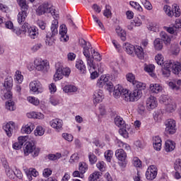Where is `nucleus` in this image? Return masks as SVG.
Returning <instances> with one entry per match:
<instances>
[{"label":"nucleus","mask_w":181,"mask_h":181,"mask_svg":"<svg viewBox=\"0 0 181 181\" xmlns=\"http://www.w3.org/2000/svg\"><path fill=\"white\" fill-rule=\"evenodd\" d=\"M45 13H51L52 16H55L54 17V20L52 22L51 33L47 34L45 39L46 45L53 46V43H54V40H56L54 36L59 33V30H57L59 28V21H57L59 14L56 13V10H54L49 3H43L36 9V14L38 16H42V15H45Z\"/></svg>","instance_id":"obj_1"},{"label":"nucleus","mask_w":181,"mask_h":181,"mask_svg":"<svg viewBox=\"0 0 181 181\" xmlns=\"http://www.w3.org/2000/svg\"><path fill=\"white\" fill-rule=\"evenodd\" d=\"M124 95H123V100L127 103H135L138 101L141 97H142V92L141 90L134 89L129 92V90H124Z\"/></svg>","instance_id":"obj_2"},{"label":"nucleus","mask_w":181,"mask_h":181,"mask_svg":"<svg viewBox=\"0 0 181 181\" xmlns=\"http://www.w3.org/2000/svg\"><path fill=\"white\" fill-rule=\"evenodd\" d=\"M22 29L25 30L27 33L28 37L30 39H37L39 36V29L36 26H30L29 23H25L22 25Z\"/></svg>","instance_id":"obj_3"},{"label":"nucleus","mask_w":181,"mask_h":181,"mask_svg":"<svg viewBox=\"0 0 181 181\" xmlns=\"http://www.w3.org/2000/svg\"><path fill=\"white\" fill-rule=\"evenodd\" d=\"M40 152V149L37 148L34 143L29 141L25 143L24 146V153L25 156H28L29 153H31V155L35 158L36 156H39Z\"/></svg>","instance_id":"obj_4"},{"label":"nucleus","mask_w":181,"mask_h":181,"mask_svg":"<svg viewBox=\"0 0 181 181\" xmlns=\"http://www.w3.org/2000/svg\"><path fill=\"white\" fill-rule=\"evenodd\" d=\"M34 66L37 71H43L44 73L49 70V62L42 59H36L34 60Z\"/></svg>","instance_id":"obj_5"},{"label":"nucleus","mask_w":181,"mask_h":181,"mask_svg":"<svg viewBox=\"0 0 181 181\" xmlns=\"http://www.w3.org/2000/svg\"><path fill=\"white\" fill-rule=\"evenodd\" d=\"M30 91L34 93V94H42L45 89L43 88V86L38 81H33L29 84Z\"/></svg>","instance_id":"obj_6"},{"label":"nucleus","mask_w":181,"mask_h":181,"mask_svg":"<svg viewBox=\"0 0 181 181\" xmlns=\"http://www.w3.org/2000/svg\"><path fill=\"white\" fill-rule=\"evenodd\" d=\"M165 132L173 135L176 132V121L173 119H168L165 122Z\"/></svg>","instance_id":"obj_7"},{"label":"nucleus","mask_w":181,"mask_h":181,"mask_svg":"<svg viewBox=\"0 0 181 181\" xmlns=\"http://www.w3.org/2000/svg\"><path fill=\"white\" fill-rule=\"evenodd\" d=\"M158 176V168L156 165H150L146 171V177L147 180H153Z\"/></svg>","instance_id":"obj_8"},{"label":"nucleus","mask_w":181,"mask_h":181,"mask_svg":"<svg viewBox=\"0 0 181 181\" xmlns=\"http://www.w3.org/2000/svg\"><path fill=\"white\" fill-rule=\"evenodd\" d=\"M146 107L148 111H152L158 107V99L155 96L151 95L146 99Z\"/></svg>","instance_id":"obj_9"},{"label":"nucleus","mask_w":181,"mask_h":181,"mask_svg":"<svg viewBox=\"0 0 181 181\" xmlns=\"http://www.w3.org/2000/svg\"><path fill=\"white\" fill-rule=\"evenodd\" d=\"M91 48V44L88 42V45L83 47V54L85 56L87 62V64H92L94 63V60H93L91 53L90 52V49Z\"/></svg>","instance_id":"obj_10"},{"label":"nucleus","mask_w":181,"mask_h":181,"mask_svg":"<svg viewBox=\"0 0 181 181\" xmlns=\"http://www.w3.org/2000/svg\"><path fill=\"white\" fill-rule=\"evenodd\" d=\"M56 72L54 74V81H59L63 78V64L60 62H57L55 64Z\"/></svg>","instance_id":"obj_11"},{"label":"nucleus","mask_w":181,"mask_h":181,"mask_svg":"<svg viewBox=\"0 0 181 181\" xmlns=\"http://www.w3.org/2000/svg\"><path fill=\"white\" fill-rule=\"evenodd\" d=\"M104 100V91L101 89H98L93 92V101L94 104H100Z\"/></svg>","instance_id":"obj_12"},{"label":"nucleus","mask_w":181,"mask_h":181,"mask_svg":"<svg viewBox=\"0 0 181 181\" xmlns=\"http://www.w3.org/2000/svg\"><path fill=\"white\" fill-rule=\"evenodd\" d=\"M168 64L170 65V69H171L174 74H181V64L180 62L168 61Z\"/></svg>","instance_id":"obj_13"},{"label":"nucleus","mask_w":181,"mask_h":181,"mask_svg":"<svg viewBox=\"0 0 181 181\" xmlns=\"http://www.w3.org/2000/svg\"><path fill=\"white\" fill-rule=\"evenodd\" d=\"M24 172L28 180L30 181L33 180V177H37V176H39V172H37L36 168H25Z\"/></svg>","instance_id":"obj_14"},{"label":"nucleus","mask_w":181,"mask_h":181,"mask_svg":"<svg viewBox=\"0 0 181 181\" xmlns=\"http://www.w3.org/2000/svg\"><path fill=\"white\" fill-rule=\"evenodd\" d=\"M127 89L124 88V87L120 85H116L113 90V95L115 98H119L121 95L122 98H124V95H125V91H127Z\"/></svg>","instance_id":"obj_15"},{"label":"nucleus","mask_w":181,"mask_h":181,"mask_svg":"<svg viewBox=\"0 0 181 181\" xmlns=\"http://www.w3.org/2000/svg\"><path fill=\"white\" fill-rule=\"evenodd\" d=\"M49 125L53 128V129H56V131H60L63 129V120L59 118L52 119L49 122Z\"/></svg>","instance_id":"obj_16"},{"label":"nucleus","mask_w":181,"mask_h":181,"mask_svg":"<svg viewBox=\"0 0 181 181\" xmlns=\"http://www.w3.org/2000/svg\"><path fill=\"white\" fill-rule=\"evenodd\" d=\"M3 129L8 136H12L13 129H15V122H9L3 126Z\"/></svg>","instance_id":"obj_17"},{"label":"nucleus","mask_w":181,"mask_h":181,"mask_svg":"<svg viewBox=\"0 0 181 181\" xmlns=\"http://www.w3.org/2000/svg\"><path fill=\"white\" fill-rule=\"evenodd\" d=\"M87 66L89 72L90 73L91 80H95V78L98 77V72H97V66H95V64L93 63L87 64Z\"/></svg>","instance_id":"obj_18"},{"label":"nucleus","mask_w":181,"mask_h":181,"mask_svg":"<svg viewBox=\"0 0 181 181\" xmlns=\"http://www.w3.org/2000/svg\"><path fill=\"white\" fill-rule=\"evenodd\" d=\"M115 32L118 37H119L122 42H125V40H127V31L124 28L117 25L115 28Z\"/></svg>","instance_id":"obj_19"},{"label":"nucleus","mask_w":181,"mask_h":181,"mask_svg":"<svg viewBox=\"0 0 181 181\" xmlns=\"http://www.w3.org/2000/svg\"><path fill=\"white\" fill-rule=\"evenodd\" d=\"M62 88L64 91V93H66V94H71L73 93H77L78 88L74 85H66L64 86L63 83H62Z\"/></svg>","instance_id":"obj_20"},{"label":"nucleus","mask_w":181,"mask_h":181,"mask_svg":"<svg viewBox=\"0 0 181 181\" xmlns=\"http://www.w3.org/2000/svg\"><path fill=\"white\" fill-rule=\"evenodd\" d=\"M109 78L110 76L108 75H102L97 81V87H99V88H103L104 86H107V84H108Z\"/></svg>","instance_id":"obj_21"},{"label":"nucleus","mask_w":181,"mask_h":181,"mask_svg":"<svg viewBox=\"0 0 181 181\" xmlns=\"http://www.w3.org/2000/svg\"><path fill=\"white\" fill-rule=\"evenodd\" d=\"M59 35H61V41L67 42L69 40V37L67 35V28L66 25L62 24L59 28Z\"/></svg>","instance_id":"obj_22"},{"label":"nucleus","mask_w":181,"mask_h":181,"mask_svg":"<svg viewBox=\"0 0 181 181\" xmlns=\"http://www.w3.org/2000/svg\"><path fill=\"white\" fill-rule=\"evenodd\" d=\"M35 129V124L28 122L27 124H24L21 128L22 134H31L32 131Z\"/></svg>","instance_id":"obj_23"},{"label":"nucleus","mask_w":181,"mask_h":181,"mask_svg":"<svg viewBox=\"0 0 181 181\" xmlns=\"http://www.w3.org/2000/svg\"><path fill=\"white\" fill-rule=\"evenodd\" d=\"M115 156L120 162H125L127 160V153L122 148L116 150Z\"/></svg>","instance_id":"obj_24"},{"label":"nucleus","mask_w":181,"mask_h":181,"mask_svg":"<svg viewBox=\"0 0 181 181\" xmlns=\"http://www.w3.org/2000/svg\"><path fill=\"white\" fill-rule=\"evenodd\" d=\"M149 90L153 94H159V93H162L163 87L159 83H151L150 84Z\"/></svg>","instance_id":"obj_25"},{"label":"nucleus","mask_w":181,"mask_h":181,"mask_svg":"<svg viewBox=\"0 0 181 181\" xmlns=\"http://www.w3.org/2000/svg\"><path fill=\"white\" fill-rule=\"evenodd\" d=\"M160 40L164 42V45H166L167 46H169L170 45V42H172V37H170L168 33L165 31H161L160 33Z\"/></svg>","instance_id":"obj_26"},{"label":"nucleus","mask_w":181,"mask_h":181,"mask_svg":"<svg viewBox=\"0 0 181 181\" xmlns=\"http://www.w3.org/2000/svg\"><path fill=\"white\" fill-rule=\"evenodd\" d=\"M4 87L7 91H11L13 87V78L12 76H7L4 83Z\"/></svg>","instance_id":"obj_27"},{"label":"nucleus","mask_w":181,"mask_h":181,"mask_svg":"<svg viewBox=\"0 0 181 181\" xmlns=\"http://www.w3.org/2000/svg\"><path fill=\"white\" fill-rule=\"evenodd\" d=\"M153 146L156 151H160L162 149V139L159 136L153 137Z\"/></svg>","instance_id":"obj_28"},{"label":"nucleus","mask_w":181,"mask_h":181,"mask_svg":"<svg viewBox=\"0 0 181 181\" xmlns=\"http://www.w3.org/2000/svg\"><path fill=\"white\" fill-rule=\"evenodd\" d=\"M176 148V143L172 140H167L165 144V152H172Z\"/></svg>","instance_id":"obj_29"},{"label":"nucleus","mask_w":181,"mask_h":181,"mask_svg":"<svg viewBox=\"0 0 181 181\" xmlns=\"http://www.w3.org/2000/svg\"><path fill=\"white\" fill-rule=\"evenodd\" d=\"M168 85L170 88H171L172 90H175L176 91H177L178 90H180L181 79L175 80V83L173 81H170L168 82Z\"/></svg>","instance_id":"obj_30"},{"label":"nucleus","mask_w":181,"mask_h":181,"mask_svg":"<svg viewBox=\"0 0 181 181\" xmlns=\"http://www.w3.org/2000/svg\"><path fill=\"white\" fill-rule=\"evenodd\" d=\"M162 67L163 76H164V77H169V76H170V70L172 69H170L168 61L165 62Z\"/></svg>","instance_id":"obj_31"},{"label":"nucleus","mask_w":181,"mask_h":181,"mask_svg":"<svg viewBox=\"0 0 181 181\" xmlns=\"http://www.w3.org/2000/svg\"><path fill=\"white\" fill-rule=\"evenodd\" d=\"M28 118H35L36 119H45V115L42 112H30L27 113Z\"/></svg>","instance_id":"obj_32"},{"label":"nucleus","mask_w":181,"mask_h":181,"mask_svg":"<svg viewBox=\"0 0 181 181\" xmlns=\"http://www.w3.org/2000/svg\"><path fill=\"white\" fill-rule=\"evenodd\" d=\"M123 49L128 54H134V52H135V46L131 45L129 42H126L123 45Z\"/></svg>","instance_id":"obj_33"},{"label":"nucleus","mask_w":181,"mask_h":181,"mask_svg":"<svg viewBox=\"0 0 181 181\" xmlns=\"http://www.w3.org/2000/svg\"><path fill=\"white\" fill-rule=\"evenodd\" d=\"M49 103L52 104V105L56 107V105L63 104V99L59 96H52L49 98Z\"/></svg>","instance_id":"obj_34"},{"label":"nucleus","mask_w":181,"mask_h":181,"mask_svg":"<svg viewBox=\"0 0 181 181\" xmlns=\"http://www.w3.org/2000/svg\"><path fill=\"white\" fill-rule=\"evenodd\" d=\"M134 52L138 59H139L140 60L144 59L145 53L144 52V48H142V47L139 45L135 46Z\"/></svg>","instance_id":"obj_35"},{"label":"nucleus","mask_w":181,"mask_h":181,"mask_svg":"<svg viewBox=\"0 0 181 181\" xmlns=\"http://www.w3.org/2000/svg\"><path fill=\"white\" fill-rule=\"evenodd\" d=\"M76 67L82 74H86V71H87L86 65L84 64V62H83V60L77 61L76 63Z\"/></svg>","instance_id":"obj_36"},{"label":"nucleus","mask_w":181,"mask_h":181,"mask_svg":"<svg viewBox=\"0 0 181 181\" xmlns=\"http://www.w3.org/2000/svg\"><path fill=\"white\" fill-rule=\"evenodd\" d=\"M26 18H28V11L21 10L18 14V23H22L24 21H26Z\"/></svg>","instance_id":"obj_37"},{"label":"nucleus","mask_w":181,"mask_h":181,"mask_svg":"<svg viewBox=\"0 0 181 181\" xmlns=\"http://www.w3.org/2000/svg\"><path fill=\"white\" fill-rule=\"evenodd\" d=\"M78 170L81 175H84L87 170H88V164L84 161H81L78 163Z\"/></svg>","instance_id":"obj_38"},{"label":"nucleus","mask_w":181,"mask_h":181,"mask_svg":"<svg viewBox=\"0 0 181 181\" xmlns=\"http://www.w3.org/2000/svg\"><path fill=\"white\" fill-rule=\"evenodd\" d=\"M121 129H119V135H121L122 136H123V138H128V131H129V129H131V126L129 125H126L124 126V127H120Z\"/></svg>","instance_id":"obj_39"},{"label":"nucleus","mask_w":181,"mask_h":181,"mask_svg":"<svg viewBox=\"0 0 181 181\" xmlns=\"http://www.w3.org/2000/svg\"><path fill=\"white\" fill-rule=\"evenodd\" d=\"M6 175L9 177V179H15V171L8 166V164L4 165Z\"/></svg>","instance_id":"obj_40"},{"label":"nucleus","mask_w":181,"mask_h":181,"mask_svg":"<svg viewBox=\"0 0 181 181\" xmlns=\"http://www.w3.org/2000/svg\"><path fill=\"white\" fill-rule=\"evenodd\" d=\"M115 124L117 127L119 128H124L127 124H125V121H124V119L119 116H117L115 118Z\"/></svg>","instance_id":"obj_41"},{"label":"nucleus","mask_w":181,"mask_h":181,"mask_svg":"<svg viewBox=\"0 0 181 181\" xmlns=\"http://www.w3.org/2000/svg\"><path fill=\"white\" fill-rule=\"evenodd\" d=\"M46 129H45V127L42 126H37L35 129L34 130V135L35 136H43L45 135Z\"/></svg>","instance_id":"obj_42"},{"label":"nucleus","mask_w":181,"mask_h":181,"mask_svg":"<svg viewBox=\"0 0 181 181\" xmlns=\"http://www.w3.org/2000/svg\"><path fill=\"white\" fill-rule=\"evenodd\" d=\"M14 81L17 84H22L23 82V75L21 71H16L14 75Z\"/></svg>","instance_id":"obj_43"},{"label":"nucleus","mask_w":181,"mask_h":181,"mask_svg":"<svg viewBox=\"0 0 181 181\" xmlns=\"http://www.w3.org/2000/svg\"><path fill=\"white\" fill-rule=\"evenodd\" d=\"M27 101L32 104V105H35V107H37L40 104V100L39 98L35 96H28L27 97Z\"/></svg>","instance_id":"obj_44"},{"label":"nucleus","mask_w":181,"mask_h":181,"mask_svg":"<svg viewBox=\"0 0 181 181\" xmlns=\"http://www.w3.org/2000/svg\"><path fill=\"white\" fill-rule=\"evenodd\" d=\"M165 105V111L167 112H174V111L176 110V103H175V101L171 100L168 104Z\"/></svg>","instance_id":"obj_45"},{"label":"nucleus","mask_w":181,"mask_h":181,"mask_svg":"<svg viewBox=\"0 0 181 181\" xmlns=\"http://www.w3.org/2000/svg\"><path fill=\"white\" fill-rule=\"evenodd\" d=\"M153 47L156 50H162L163 49V42L160 38H156L153 41Z\"/></svg>","instance_id":"obj_46"},{"label":"nucleus","mask_w":181,"mask_h":181,"mask_svg":"<svg viewBox=\"0 0 181 181\" xmlns=\"http://www.w3.org/2000/svg\"><path fill=\"white\" fill-rule=\"evenodd\" d=\"M6 110L8 111H15L16 110V105H15V102L11 100H8L5 103Z\"/></svg>","instance_id":"obj_47"},{"label":"nucleus","mask_w":181,"mask_h":181,"mask_svg":"<svg viewBox=\"0 0 181 181\" xmlns=\"http://www.w3.org/2000/svg\"><path fill=\"white\" fill-rule=\"evenodd\" d=\"M100 177H101V173L98 171H95L92 174L90 175L88 177L89 181H97L99 180Z\"/></svg>","instance_id":"obj_48"},{"label":"nucleus","mask_w":181,"mask_h":181,"mask_svg":"<svg viewBox=\"0 0 181 181\" xmlns=\"http://www.w3.org/2000/svg\"><path fill=\"white\" fill-rule=\"evenodd\" d=\"M133 86L137 88L136 90H140V91L146 88V83L139 81H136L135 83H133Z\"/></svg>","instance_id":"obj_49"},{"label":"nucleus","mask_w":181,"mask_h":181,"mask_svg":"<svg viewBox=\"0 0 181 181\" xmlns=\"http://www.w3.org/2000/svg\"><path fill=\"white\" fill-rule=\"evenodd\" d=\"M147 28L151 32H159V25L156 23H150L147 25Z\"/></svg>","instance_id":"obj_50"},{"label":"nucleus","mask_w":181,"mask_h":181,"mask_svg":"<svg viewBox=\"0 0 181 181\" xmlns=\"http://www.w3.org/2000/svg\"><path fill=\"white\" fill-rule=\"evenodd\" d=\"M144 70L147 73H150V75L153 77L155 74H153V71L155 70V65L153 64H145Z\"/></svg>","instance_id":"obj_51"},{"label":"nucleus","mask_w":181,"mask_h":181,"mask_svg":"<svg viewBox=\"0 0 181 181\" xmlns=\"http://www.w3.org/2000/svg\"><path fill=\"white\" fill-rule=\"evenodd\" d=\"M159 101L165 105L166 104H169V103L172 101V99H170V97L168 95H161Z\"/></svg>","instance_id":"obj_52"},{"label":"nucleus","mask_w":181,"mask_h":181,"mask_svg":"<svg viewBox=\"0 0 181 181\" xmlns=\"http://www.w3.org/2000/svg\"><path fill=\"white\" fill-rule=\"evenodd\" d=\"M173 16H175V18H179V16H180L181 15L180 7H179L177 4H173Z\"/></svg>","instance_id":"obj_53"},{"label":"nucleus","mask_w":181,"mask_h":181,"mask_svg":"<svg viewBox=\"0 0 181 181\" xmlns=\"http://www.w3.org/2000/svg\"><path fill=\"white\" fill-rule=\"evenodd\" d=\"M17 2L21 11H28L29 9V6L26 4V0H17Z\"/></svg>","instance_id":"obj_54"},{"label":"nucleus","mask_w":181,"mask_h":181,"mask_svg":"<svg viewBox=\"0 0 181 181\" xmlns=\"http://www.w3.org/2000/svg\"><path fill=\"white\" fill-rule=\"evenodd\" d=\"M155 60L158 66H163V64H165V62H163V55H162V54H158L156 55Z\"/></svg>","instance_id":"obj_55"},{"label":"nucleus","mask_w":181,"mask_h":181,"mask_svg":"<svg viewBox=\"0 0 181 181\" xmlns=\"http://www.w3.org/2000/svg\"><path fill=\"white\" fill-rule=\"evenodd\" d=\"M92 59L96 60V62H101V55L100 53L95 52V49H90Z\"/></svg>","instance_id":"obj_56"},{"label":"nucleus","mask_w":181,"mask_h":181,"mask_svg":"<svg viewBox=\"0 0 181 181\" xmlns=\"http://www.w3.org/2000/svg\"><path fill=\"white\" fill-rule=\"evenodd\" d=\"M163 11L170 18H172L173 16V11L170 6L165 5L163 7Z\"/></svg>","instance_id":"obj_57"},{"label":"nucleus","mask_w":181,"mask_h":181,"mask_svg":"<svg viewBox=\"0 0 181 181\" xmlns=\"http://www.w3.org/2000/svg\"><path fill=\"white\" fill-rule=\"evenodd\" d=\"M60 158H62V153H57L55 154L51 153L47 156V158L49 160H58Z\"/></svg>","instance_id":"obj_58"},{"label":"nucleus","mask_w":181,"mask_h":181,"mask_svg":"<svg viewBox=\"0 0 181 181\" xmlns=\"http://www.w3.org/2000/svg\"><path fill=\"white\" fill-rule=\"evenodd\" d=\"M113 155H114V152L111 150H107L105 152L104 156L107 162H111Z\"/></svg>","instance_id":"obj_59"},{"label":"nucleus","mask_w":181,"mask_h":181,"mask_svg":"<svg viewBox=\"0 0 181 181\" xmlns=\"http://www.w3.org/2000/svg\"><path fill=\"white\" fill-rule=\"evenodd\" d=\"M126 79L127 81H129V83H132V84H133V85L136 81V80H135V76L132 73L127 74Z\"/></svg>","instance_id":"obj_60"},{"label":"nucleus","mask_w":181,"mask_h":181,"mask_svg":"<svg viewBox=\"0 0 181 181\" xmlns=\"http://www.w3.org/2000/svg\"><path fill=\"white\" fill-rule=\"evenodd\" d=\"M78 159H80V157H78V153H74L70 157L69 163H71V164L76 163L78 162Z\"/></svg>","instance_id":"obj_61"},{"label":"nucleus","mask_w":181,"mask_h":181,"mask_svg":"<svg viewBox=\"0 0 181 181\" xmlns=\"http://www.w3.org/2000/svg\"><path fill=\"white\" fill-rule=\"evenodd\" d=\"M62 136L64 138V139H65V141H67L68 142H73V139H74V136H73L71 134L69 133H63Z\"/></svg>","instance_id":"obj_62"},{"label":"nucleus","mask_w":181,"mask_h":181,"mask_svg":"<svg viewBox=\"0 0 181 181\" xmlns=\"http://www.w3.org/2000/svg\"><path fill=\"white\" fill-rule=\"evenodd\" d=\"M104 16L105 18H111V15H112V13H111V6L110 5L105 6V9L103 12Z\"/></svg>","instance_id":"obj_63"},{"label":"nucleus","mask_w":181,"mask_h":181,"mask_svg":"<svg viewBox=\"0 0 181 181\" xmlns=\"http://www.w3.org/2000/svg\"><path fill=\"white\" fill-rule=\"evenodd\" d=\"M129 4L132 6V8H134V9H136V11H139V12H142V7L141 6L140 4H139L138 2L130 1Z\"/></svg>","instance_id":"obj_64"}]
</instances>
